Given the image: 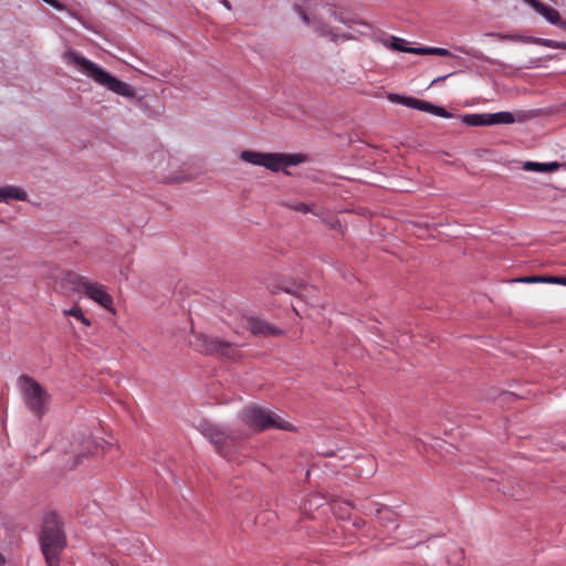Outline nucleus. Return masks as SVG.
I'll return each instance as SVG.
<instances>
[{
	"label": "nucleus",
	"instance_id": "obj_1",
	"mask_svg": "<svg viewBox=\"0 0 566 566\" xmlns=\"http://www.w3.org/2000/svg\"><path fill=\"white\" fill-rule=\"evenodd\" d=\"M39 542L46 565L60 566L61 555L67 542L63 522L56 513L51 512L44 516Z\"/></svg>",
	"mask_w": 566,
	"mask_h": 566
},
{
	"label": "nucleus",
	"instance_id": "obj_2",
	"mask_svg": "<svg viewBox=\"0 0 566 566\" xmlns=\"http://www.w3.org/2000/svg\"><path fill=\"white\" fill-rule=\"evenodd\" d=\"M66 63L74 64L81 72L93 78L97 84L120 96L135 97L134 88L127 83L114 77L112 74L99 67L94 62L81 56L78 53L69 50L63 54Z\"/></svg>",
	"mask_w": 566,
	"mask_h": 566
},
{
	"label": "nucleus",
	"instance_id": "obj_3",
	"mask_svg": "<svg viewBox=\"0 0 566 566\" xmlns=\"http://www.w3.org/2000/svg\"><path fill=\"white\" fill-rule=\"evenodd\" d=\"M240 419L245 426L256 432L268 429L285 431H293L295 429L292 423L284 420L275 412L256 405L244 407L240 412Z\"/></svg>",
	"mask_w": 566,
	"mask_h": 566
},
{
	"label": "nucleus",
	"instance_id": "obj_4",
	"mask_svg": "<svg viewBox=\"0 0 566 566\" xmlns=\"http://www.w3.org/2000/svg\"><path fill=\"white\" fill-rule=\"evenodd\" d=\"M199 429L202 436L214 446L217 452L223 458H229L232 453V448L238 442L248 438L244 433H240L235 430L226 431L210 422H202Z\"/></svg>",
	"mask_w": 566,
	"mask_h": 566
},
{
	"label": "nucleus",
	"instance_id": "obj_5",
	"mask_svg": "<svg viewBox=\"0 0 566 566\" xmlns=\"http://www.w3.org/2000/svg\"><path fill=\"white\" fill-rule=\"evenodd\" d=\"M240 159L255 166L265 167L266 169L275 172L301 163V157L298 155L260 153L254 150L241 151Z\"/></svg>",
	"mask_w": 566,
	"mask_h": 566
},
{
	"label": "nucleus",
	"instance_id": "obj_6",
	"mask_svg": "<svg viewBox=\"0 0 566 566\" xmlns=\"http://www.w3.org/2000/svg\"><path fill=\"white\" fill-rule=\"evenodd\" d=\"M19 381L27 408L39 419L42 418L48 410L50 395L36 380L28 375H22Z\"/></svg>",
	"mask_w": 566,
	"mask_h": 566
},
{
	"label": "nucleus",
	"instance_id": "obj_7",
	"mask_svg": "<svg viewBox=\"0 0 566 566\" xmlns=\"http://www.w3.org/2000/svg\"><path fill=\"white\" fill-rule=\"evenodd\" d=\"M294 9L298 13L301 19L304 21V23L308 25L312 23L311 17H313V27L321 36H327L333 42L346 41L356 38L354 33H338L334 30L333 27H328L327 24L323 23L321 19H316L314 10L312 9V6L310 3L296 2L294 4Z\"/></svg>",
	"mask_w": 566,
	"mask_h": 566
},
{
	"label": "nucleus",
	"instance_id": "obj_8",
	"mask_svg": "<svg viewBox=\"0 0 566 566\" xmlns=\"http://www.w3.org/2000/svg\"><path fill=\"white\" fill-rule=\"evenodd\" d=\"M193 347L205 355L224 356L229 359L239 357L237 348L231 343L203 334L195 335Z\"/></svg>",
	"mask_w": 566,
	"mask_h": 566
},
{
	"label": "nucleus",
	"instance_id": "obj_9",
	"mask_svg": "<svg viewBox=\"0 0 566 566\" xmlns=\"http://www.w3.org/2000/svg\"><path fill=\"white\" fill-rule=\"evenodd\" d=\"M83 293L105 310L114 313L113 297L107 293L104 285L90 280Z\"/></svg>",
	"mask_w": 566,
	"mask_h": 566
},
{
	"label": "nucleus",
	"instance_id": "obj_10",
	"mask_svg": "<svg viewBox=\"0 0 566 566\" xmlns=\"http://www.w3.org/2000/svg\"><path fill=\"white\" fill-rule=\"evenodd\" d=\"M526 2L545 20H547L549 23L563 29L566 31V21L562 19L559 12L545 4L541 0H526Z\"/></svg>",
	"mask_w": 566,
	"mask_h": 566
},
{
	"label": "nucleus",
	"instance_id": "obj_11",
	"mask_svg": "<svg viewBox=\"0 0 566 566\" xmlns=\"http://www.w3.org/2000/svg\"><path fill=\"white\" fill-rule=\"evenodd\" d=\"M535 114L532 111H521L516 114L510 113V112H499V113H492L489 116V123L490 125H499V124H513L515 122H523L528 118L534 117Z\"/></svg>",
	"mask_w": 566,
	"mask_h": 566
},
{
	"label": "nucleus",
	"instance_id": "obj_12",
	"mask_svg": "<svg viewBox=\"0 0 566 566\" xmlns=\"http://www.w3.org/2000/svg\"><path fill=\"white\" fill-rule=\"evenodd\" d=\"M325 13L328 19L333 18L335 21L342 22L347 25L353 32L358 33L360 35H371V27L363 21L357 20H346L342 15H338L335 10L332 8H324Z\"/></svg>",
	"mask_w": 566,
	"mask_h": 566
},
{
	"label": "nucleus",
	"instance_id": "obj_13",
	"mask_svg": "<svg viewBox=\"0 0 566 566\" xmlns=\"http://www.w3.org/2000/svg\"><path fill=\"white\" fill-rule=\"evenodd\" d=\"M90 279L75 272H66L62 277V285L73 292H83Z\"/></svg>",
	"mask_w": 566,
	"mask_h": 566
},
{
	"label": "nucleus",
	"instance_id": "obj_14",
	"mask_svg": "<svg viewBox=\"0 0 566 566\" xmlns=\"http://www.w3.org/2000/svg\"><path fill=\"white\" fill-rule=\"evenodd\" d=\"M248 328L254 335H279L281 331L260 318H249Z\"/></svg>",
	"mask_w": 566,
	"mask_h": 566
},
{
	"label": "nucleus",
	"instance_id": "obj_15",
	"mask_svg": "<svg viewBox=\"0 0 566 566\" xmlns=\"http://www.w3.org/2000/svg\"><path fill=\"white\" fill-rule=\"evenodd\" d=\"M562 167V164L557 161L551 163H536V161H525L523 164V169L526 171H536V172H554L557 171Z\"/></svg>",
	"mask_w": 566,
	"mask_h": 566
},
{
	"label": "nucleus",
	"instance_id": "obj_16",
	"mask_svg": "<svg viewBox=\"0 0 566 566\" xmlns=\"http://www.w3.org/2000/svg\"><path fill=\"white\" fill-rule=\"evenodd\" d=\"M11 199L25 201L28 199V195L22 188L17 186H6L0 188V200L9 201Z\"/></svg>",
	"mask_w": 566,
	"mask_h": 566
},
{
	"label": "nucleus",
	"instance_id": "obj_17",
	"mask_svg": "<svg viewBox=\"0 0 566 566\" xmlns=\"http://www.w3.org/2000/svg\"><path fill=\"white\" fill-rule=\"evenodd\" d=\"M106 447H109V444L107 442H104L102 444H98L97 442L91 440V439H87L85 442H84V449L83 451H80L77 454H76V458H75V463H74V468L76 465H78L81 462H82V459L85 458L88 453H93L94 451H96L98 448L102 449V451L104 452L105 451V448Z\"/></svg>",
	"mask_w": 566,
	"mask_h": 566
},
{
	"label": "nucleus",
	"instance_id": "obj_18",
	"mask_svg": "<svg viewBox=\"0 0 566 566\" xmlns=\"http://www.w3.org/2000/svg\"><path fill=\"white\" fill-rule=\"evenodd\" d=\"M391 102L400 103V104H403V105H406L408 107L416 108V109H419V111L423 109V106H424V103H426V101H422V99H417V98H413V97L400 96V95H397V94H391Z\"/></svg>",
	"mask_w": 566,
	"mask_h": 566
},
{
	"label": "nucleus",
	"instance_id": "obj_19",
	"mask_svg": "<svg viewBox=\"0 0 566 566\" xmlns=\"http://www.w3.org/2000/svg\"><path fill=\"white\" fill-rule=\"evenodd\" d=\"M489 116L490 114H468L462 122L469 126H490Z\"/></svg>",
	"mask_w": 566,
	"mask_h": 566
},
{
	"label": "nucleus",
	"instance_id": "obj_20",
	"mask_svg": "<svg viewBox=\"0 0 566 566\" xmlns=\"http://www.w3.org/2000/svg\"><path fill=\"white\" fill-rule=\"evenodd\" d=\"M64 315L74 317L76 321L81 322L84 326H91V321L84 315L83 310L75 305L69 310L63 311Z\"/></svg>",
	"mask_w": 566,
	"mask_h": 566
},
{
	"label": "nucleus",
	"instance_id": "obj_21",
	"mask_svg": "<svg viewBox=\"0 0 566 566\" xmlns=\"http://www.w3.org/2000/svg\"><path fill=\"white\" fill-rule=\"evenodd\" d=\"M413 51H415V54H419V55H439V56H451L452 55L449 50L442 49V48L424 46V48L416 49Z\"/></svg>",
	"mask_w": 566,
	"mask_h": 566
},
{
	"label": "nucleus",
	"instance_id": "obj_22",
	"mask_svg": "<svg viewBox=\"0 0 566 566\" xmlns=\"http://www.w3.org/2000/svg\"><path fill=\"white\" fill-rule=\"evenodd\" d=\"M422 112H427V113H430V114H433L436 116L443 117V118L452 117V114L450 112H448L446 108H443L442 106L433 105L427 101L424 103Z\"/></svg>",
	"mask_w": 566,
	"mask_h": 566
},
{
	"label": "nucleus",
	"instance_id": "obj_23",
	"mask_svg": "<svg viewBox=\"0 0 566 566\" xmlns=\"http://www.w3.org/2000/svg\"><path fill=\"white\" fill-rule=\"evenodd\" d=\"M417 48H411L407 45V42L403 39L391 35V50H397L400 52H409L413 53Z\"/></svg>",
	"mask_w": 566,
	"mask_h": 566
},
{
	"label": "nucleus",
	"instance_id": "obj_24",
	"mask_svg": "<svg viewBox=\"0 0 566 566\" xmlns=\"http://www.w3.org/2000/svg\"><path fill=\"white\" fill-rule=\"evenodd\" d=\"M286 207L291 210L298 211L302 213L314 212L313 211L314 205H308V203H304V202H289V203H286Z\"/></svg>",
	"mask_w": 566,
	"mask_h": 566
},
{
	"label": "nucleus",
	"instance_id": "obj_25",
	"mask_svg": "<svg viewBox=\"0 0 566 566\" xmlns=\"http://www.w3.org/2000/svg\"><path fill=\"white\" fill-rule=\"evenodd\" d=\"M552 276H525L518 281L524 283H551Z\"/></svg>",
	"mask_w": 566,
	"mask_h": 566
},
{
	"label": "nucleus",
	"instance_id": "obj_26",
	"mask_svg": "<svg viewBox=\"0 0 566 566\" xmlns=\"http://www.w3.org/2000/svg\"><path fill=\"white\" fill-rule=\"evenodd\" d=\"M536 43H541L547 48H552V49H565L566 48V43H559V42H555L553 40H542V39H538L536 40Z\"/></svg>",
	"mask_w": 566,
	"mask_h": 566
},
{
	"label": "nucleus",
	"instance_id": "obj_27",
	"mask_svg": "<svg viewBox=\"0 0 566 566\" xmlns=\"http://www.w3.org/2000/svg\"><path fill=\"white\" fill-rule=\"evenodd\" d=\"M405 528L406 526H402L401 524H397L394 528V532H395V537L398 539V541H402V535L406 534L405 532Z\"/></svg>",
	"mask_w": 566,
	"mask_h": 566
},
{
	"label": "nucleus",
	"instance_id": "obj_28",
	"mask_svg": "<svg viewBox=\"0 0 566 566\" xmlns=\"http://www.w3.org/2000/svg\"><path fill=\"white\" fill-rule=\"evenodd\" d=\"M551 283L566 285V277H564V276H552Z\"/></svg>",
	"mask_w": 566,
	"mask_h": 566
},
{
	"label": "nucleus",
	"instance_id": "obj_29",
	"mask_svg": "<svg viewBox=\"0 0 566 566\" xmlns=\"http://www.w3.org/2000/svg\"><path fill=\"white\" fill-rule=\"evenodd\" d=\"M43 1L46 2L48 4L54 7V8H57V9L61 8V4L56 0H43Z\"/></svg>",
	"mask_w": 566,
	"mask_h": 566
},
{
	"label": "nucleus",
	"instance_id": "obj_30",
	"mask_svg": "<svg viewBox=\"0 0 566 566\" xmlns=\"http://www.w3.org/2000/svg\"><path fill=\"white\" fill-rule=\"evenodd\" d=\"M447 77H448V75L439 76V77H437V78H434V80L432 81V84L438 83V82H441V81H444Z\"/></svg>",
	"mask_w": 566,
	"mask_h": 566
},
{
	"label": "nucleus",
	"instance_id": "obj_31",
	"mask_svg": "<svg viewBox=\"0 0 566 566\" xmlns=\"http://www.w3.org/2000/svg\"><path fill=\"white\" fill-rule=\"evenodd\" d=\"M222 4L227 8V9H231V4L228 0H221Z\"/></svg>",
	"mask_w": 566,
	"mask_h": 566
},
{
	"label": "nucleus",
	"instance_id": "obj_32",
	"mask_svg": "<svg viewBox=\"0 0 566 566\" xmlns=\"http://www.w3.org/2000/svg\"><path fill=\"white\" fill-rule=\"evenodd\" d=\"M6 565V558L4 556L0 553V566H4Z\"/></svg>",
	"mask_w": 566,
	"mask_h": 566
},
{
	"label": "nucleus",
	"instance_id": "obj_33",
	"mask_svg": "<svg viewBox=\"0 0 566 566\" xmlns=\"http://www.w3.org/2000/svg\"><path fill=\"white\" fill-rule=\"evenodd\" d=\"M333 532H334V534H335V535H332V536H331V538H335V539H337V538H338V536H337V531H336V530H333Z\"/></svg>",
	"mask_w": 566,
	"mask_h": 566
}]
</instances>
